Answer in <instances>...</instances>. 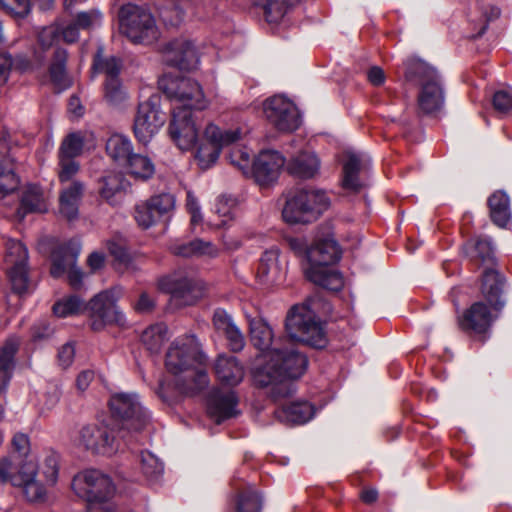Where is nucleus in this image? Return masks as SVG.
<instances>
[{"label": "nucleus", "mask_w": 512, "mask_h": 512, "mask_svg": "<svg viewBox=\"0 0 512 512\" xmlns=\"http://www.w3.org/2000/svg\"><path fill=\"white\" fill-rule=\"evenodd\" d=\"M287 337L274 338L270 325L262 318L249 320L250 339L260 352L252 370L254 382L260 387L272 386L276 397H287L294 392L291 382L305 372L308 360L299 352L296 342L313 347L325 346L321 323L308 304L293 306L286 317Z\"/></svg>", "instance_id": "nucleus-1"}, {"label": "nucleus", "mask_w": 512, "mask_h": 512, "mask_svg": "<svg viewBox=\"0 0 512 512\" xmlns=\"http://www.w3.org/2000/svg\"><path fill=\"white\" fill-rule=\"evenodd\" d=\"M207 357L194 335L175 339L170 345L165 359L167 372L172 376L169 383L160 381L157 395L168 402L175 393L194 394L208 385L206 372Z\"/></svg>", "instance_id": "nucleus-2"}, {"label": "nucleus", "mask_w": 512, "mask_h": 512, "mask_svg": "<svg viewBox=\"0 0 512 512\" xmlns=\"http://www.w3.org/2000/svg\"><path fill=\"white\" fill-rule=\"evenodd\" d=\"M503 280L501 275L493 270L487 269L482 279V294L489 305L482 301L475 302L458 319L460 328L463 331L473 333L479 336H485L499 312L504 302L501 299Z\"/></svg>", "instance_id": "nucleus-3"}, {"label": "nucleus", "mask_w": 512, "mask_h": 512, "mask_svg": "<svg viewBox=\"0 0 512 512\" xmlns=\"http://www.w3.org/2000/svg\"><path fill=\"white\" fill-rule=\"evenodd\" d=\"M340 256V248L334 239H319L306 250V263L303 265L305 277L327 290L339 291L343 287V277L331 265Z\"/></svg>", "instance_id": "nucleus-4"}, {"label": "nucleus", "mask_w": 512, "mask_h": 512, "mask_svg": "<svg viewBox=\"0 0 512 512\" xmlns=\"http://www.w3.org/2000/svg\"><path fill=\"white\" fill-rule=\"evenodd\" d=\"M405 79L418 86L416 112L436 115L444 106L445 94L438 72L426 62L411 58L405 63Z\"/></svg>", "instance_id": "nucleus-5"}, {"label": "nucleus", "mask_w": 512, "mask_h": 512, "mask_svg": "<svg viewBox=\"0 0 512 512\" xmlns=\"http://www.w3.org/2000/svg\"><path fill=\"white\" fill-rule=\"evenodd\" d=\"M74 493L86 502L87 512H102L112 509L109 502L114 495V485L109 476L96 469H87L76 474L72 480Z\"/></svg>", "instance_id": "nucleus-6"}, {"label": "nucleus", "mask_w": 512, "mask_h": 512, "mask_svg": "<svg viewBox=\"0 0 512 512\" xmlns=\"http://www.w3.org/2000/svg\"><path fill=\"white\" fill-rule=\"evenodd\" d=\"M108 404L112 417L118 421L119 437L125 443L130 442L134 433L141 431L150 420L136 393H115Z\"/></svg>", "instance_id": "nucleus-7"}, {"label": "nucleus", "mask_w": 512, "mask_h": 512, "mask_svg": "<svg viewBox=\"0 0 512 512\" xmlns=\"http://www.w3.org/2000/svg\"><path fill=\"white\" fill-rule=\"evenodd\" d=\"M120 32L133 44L150 45L159 38L155 18L148 8L133 3L121 6L119 10Z\"/></svg>", "instance_id": "nucleus-8"}, {"label": "nucleus", "mask_w": 512, "mask_h": 512, "mask_svg": "<svg viewBox=\"0 0 512 512\" xmlns=\"http://www.w3.org/2000/svg\"><path fill=\"white\" fill-rule=\"evenodd\" d=\"M330 205L325 191L314 188L296 190L290 195L282 211L283 219L291 224L309 223L318 218Z\"/></svg>", "instance_id": "nucleus-9"}, {"label": "nucleus", "mask_w": 512, "mask_h": 512, "mask_svg": "<svg viewBox=\"0 0 512 512\" xmlns=\"http://www.w3.org/2000/svg\"><path fill=\"white\" fill-rule=\"evenodd\" d=\"M166 122V114L161 110V95L150 94L138 103L133 121L136 139L143 144L149 143Z\"/></svg>", "instance_id": "nucleus-10"}, {"label": "nucleus", "mask_w": 512, "mask_h": 512, "mask_svg": "<svg viewBox=\"0 0 512 512\" xmlns=\"http://www.w3.org/2000/svg\"><path fill=\"white\" fill-rule=\"evenodd\" d=\"M121 295L120 289L112 288L101 291L88 303L91 328L94 331L102 330L106 325L126 323L124 314L119 310L117 301Z\"/></svg>", "instance_id": "nucleus-11"}, {"label": "nucleus", "mask_w": 512, "mask_h": 512, "mask_svg": "<svg viewBox=\"0 0 512 512\" xmlns=\"http://www.w3.org/2000/svg\"><path fill=\"white\" fill-rule=\"evenodd\" d=\"M159 87L175 101L173 108L188 107L190 110H202L207 106L200 85L191 78H167L159 80Z\"/></svg>", "instance_id": "nucleus-12"}, {"label": "nucleus", "mask_w": 512, "mask_h": 512, "mask_svg": "<svg viewBox=\"0 0 512 512\" xmlns=\"http://www.w3.org/2000/svg\"><path fill=\"white\" fill-rule=\"evenodd\" d=\"M5 264L11 289L18 295L29 291L30 281L28 277V251L18 240L7 239L5 241Z\"/></svg>", "instance_id": "nucleus-13"}, {"label": "nucleus", "mask_w": 512, "mask_h": 512, "mask_svg": "<svg viewBox=\"0 0 512 512\" xmlns=\"http://www.w3.org/2000/svg\"><path fill=\"white\" fill-rule=\"evenodd\" d=\"M241 135L242 132L239 128L223 131L212 123L207 125L204 131L206 143H202L198 147L195 155L200 168L208 169L215 164L222 148L238 141Z\"/></svg>", "instance_id": "nucleus-14"}, {"label": "nucleus", "mask_w": 512, "mask_h": 512, "mask_svg": "<svg viewBox=\"0 0 512 512\" xmlns=\"http://www.w3.org/2000/svg\"><path fill=\"white\" fill-rule=\"evenodd\" d=\"M33 475L34 466L30 462L16 470L10 458H0V483L21 488L27 500L41 499L44 495L43 487L34 481Z\"/></svg>", "instance_id": "nucleus-15"}, {"label": "nucleus", "mask_w": 512, "mask_h": 512, "mask_svg": "<svg viewBox=\"0 0 512 512\" xmlns=\"http://www.w3.org/2000/svg\"><path fill=\"white\" fill-rule=\"evenodd\" d=\"M266 119L277 130L291 132L300 126V114L296 105L283 95H275L263 103Z\"/></svg>", "instance_id": "nucleus-16"}, {"label": "nucleus", "mask_w": 512, "mask_h": 512, "mask_svg": "<svg viewBox=\"0 0 512 512\" xmlns=\"http://www.w3.org/2000/svg\"><path fill=\"white\" fill-rule=\"evenodd\" d=\"M168 131L170 138L180 150L192 149L199 134V127L193 111L188 107L173 108Z\"/></svg>", "instance_id": "nucleus-17"}, {"label": "nucleus", "mask_w": 512, "mask_h": 512, "mask_svg": "<svg viewBox=\"0 0 512 512\" xmlns=\"http://www.w3.org/2000/svg\"><path fill=\"white\" fill-rule=\"evenodd\" d=\"M159 288L171 295V300L177 306H187L196 303L205 291L201 280L192 277L168 276L160 279Z\"/></svg>", "instance_id": "nucleus-18"}, {"label": "nucleus", "mask_w": 512, "mask_h": 512, "mask_svg": "<svg viewBox=\"0 0 512 512\" xmlns=\"http://www.w3.org/2000/svg\"><path fill=\"white\" fill-rule=\"evenodd\" d=\"M78 445L93 453L112 455L120 449V437L105 425H86L79 431Z\"/></svg>", "instance_id": "nucleus-19"}, {"label": "nucleus", "mask_w": 512, "mask_h": 512, "mask_svg": "<svg viewBox=\"0 0 512 512\" xmlns=\"http://www.w3.org/2000/svg\"><path fill=\"white\" fill-rule=\"evenodd\" d=\"M164 58L167 64L180 70H192L199 64V54L194 43L180 38L170 41L164 48Z\"/></svg>", "instance_id": "nucleus-20"}, {"label": "nucleus", "mask_w": 512, "mask_h": 512, "mask_svg": "<svg viewBox=\"0 0 512 512\" xmlns=\"http://www.w3.org/2000/svg\"><path fill=\"white\" fill-rule=\"evenodd\" d=\"M341 162L343 187L347 190L359 191L364 186L361 173L365 172L370 166V157L362 152L347 150L343 153Z\"/></svg>", "instance_id": "nucleus-21"}, {"label": "nucleus", "mask_w": 512, "mask_h": 512, "mask_svg": "<svg viewBox=\"0 0 512 512\" xmlns=\"http://www.w3.org/2000/svg\"><path fill=\"white\" fill-rule=\"evenodd\" d=\"M287 271V261L281 256L278 248L266 250L257 269L258 280L265 285H276L284 281Z\"/></svg>", "instance_id": "nucleus-22"}, {"label": "nucleus", "mask_w": 512, "mask_h": 512, "mask_svg": "<svg viewBox=\"0 0 512 512\" xmlns=\"http://www.w3.org/2000/svg\"><path fill=\"white\" fill-rule=\"evenodd\" d=\"M207 412L216 422L221 423L239 415L238 398L232 390H213L207 399Z\"/></svg>", "instance_id": "nucleus-23"}, {"label": "nucleus", "mask_w": 512, "mask_h": 512, "mask_svg": "<svg viewBox=\"0 0 512 512\" xmlns=\"http://www.w3.org/2000/svg\"><path fill=\"white\" fill-rule=\"evenodd\" d=\"M285 158L277 151H261L253 161L252 171L255 180L260 185H267L277 180Z\"/></svg>", "instance_id": "nucleus-24"}, {"label": "nucleus", "mask_w": 512, "mask_h": 512, "mask_svg": "<svg viewBox=\"0 0 512 512\" xmlns=\"http://www.w3.org/2000/svg\"><path fill=\"white\" fill-rule=\"evenodd\" d=\"M8 136L6 131L0 134V198L13 193L19 186L13 161L6 155L9 151Z\"/></svg>", "instance_id": "nucleus-25"}, {"label": "nucleus", "mask_w": 512, "mask_h": 512, "mask_svg": "<svg viewBox=\"0 0 512 512\" xmlns=\"http://www.w3.org/2000/svg\"><path fill=\"white\" fill-rule=\"evenodd\" d=\"M213 325L218 333L225 336L231 351L239 352L244 348L245 337L225 310L217 309L214 312Z\"/></svg>", "instance_id": "nucleus-26"}, {"label": "nucleus", "mask_w": 512, "mask_h": 512, "mask_svg": "<svg viewBox=\"0 0 512 512\" xmlns=\"http://www.w3.org/2000/svg\"><path fill=\"white\" fill-rule=\"evenodd\" d=\"M84 193V184L74 180L63 186L59 195V213L68 221L78 217L79 205Z\"/></svg>", "instance_id": "nucleus-27"}, {"label": "nucleus", "mask_w": 512, "mask_h": 512, "mask_svg": "<svg viewBox=\"0 0 512 512\" xmlns=\"http://www.w3.org/2000/svg\"><path fill=\"white\" fill-rule=\"evenodd\" d=\"M59 475V455L53 451L45 454L41 464H38L37 480L44 489V495L41 499L28 500L33 503H42L46 501L48 488L56 485Z\"/></svg>", "instance_id": "nucleus-28"}, {"label": "nucleus", "mask_w": 512, "mask_h": 512, "mask_svg": "<svg viewBox=\"0 0 512 512\" xmlns=\"http://www.w3.org/2000/svg\"><path fill=\"white\" fill-rule=\"evenodd\" d=\"M11 445V455L6 458L11 459L12 463L16 466V470H20L24 464L30 462L34 466L33 479L40 485V482L37 480L38 463L36 457L31 452L29 437L24 433H16L12 438Z\"/></svg>", "instance_id": "nucleus-29"}, {"label": "nucleus", "mask_w": 512, "mask_h": 512, "mask_svg": "<svg viewBox=\"0 0 512 512\" xmlns=\"http://www.w3.org/2000/svg\"><path fill=\"white\" fill-rule=\"evenodd\" d=\"M214 370L218 380L228 386L239 384L244 377L243 366L234 356L219 355Z\"/></svg>", "instance_id": "nucleus-30"}, {"label": "nucleus", "mask_w": 512, "mask_h": 512, "mask_svg": "<svg viewBox=\"0 0 512 512\" xmlns=\"http://www.w3.org/2000/svg\"><path fill=\"white\" fill-rule=\"evenodd\" d=\"M320 161L312 152H301L287 164L288 173L300 179H311L319 172Z\"/></svg>", "instance_id": "nucleus-31"}, {"label": "nucleus", "mask_w": 512, "mask_h": 512, "mask_svg": "<svg viewBox=\"0 0 512 512\" xmlns=\"http://www.w3.org/2000/svg\"><path fill=\"white\" fill-rule=\"evenodd\" d=\"M67 58V51L65 49L58 48L54 52V56L49 67L51 82L59 92L68 89L72 85V79L66 71Z\"/></svg>", "instance_id": "nucleus-32"}, {"label": "nucleus", "mask_w": 512, "mask_h": 512, "mask_svg": "<svg viewBox=\"0 0 512 512\" xmlns=\"http://www.w3.org/2000/svg\"><path fill=\"white\" fill-rule=\"evenodd\" d=\"M315 410L308 402H295L276 412L277 418L287 424H304L314 416Z\"/></svg>", "instance_id": "nucleus-33"}, {"label": "nucleus", "mask_w": 512, "mask_h": 512, "mask_svg": "<svg viewBox=\"0 0 512 512\" xmlns=\"http://www.w3.org/2000/svg\"><path fill=\"white\" fill-rule=\"evenodd\" d=\"M173 254L182 257L208 256L216 257L219 253L218 248L211 241L195 239L188 243H175L171 246Z\"/></svg>", "instance_id": "nucleus-34"}, {"label": "nucleus", "mask_w": 512, "mask_h": 512, "mask_svg": "<svg viewBox=\"0 0 512 512\" xmlns=\"http://www.w3.org/2000/svg\"><path fill=\"white\" fill-rule=\"evenodd\" d=\"M19 341L16 338H9L0 349V391L4 390L14 370V356L18 350Z\"/></svg>", "instance_id": "nucleus-35"}, {"label": "nucleus", "mask_w": 512, "mask_h": 512, "mask_svg": "<svg viewBox=\"0 0 512 512\" xmlns=\"http://www.w3.org/2000/svg\"><path fill=\"white\" fill-rule=\"evenodd\" d=\"M490 217L494 224L504 228L511 220L510 201L503 191L493 193L488 199Z\"/></svg>", "instance_id": "nucleus-36"}, {"label": "nucleus", "mask_w": 512, "mask_h": 512, "mask_svg": "<svg viewBox=\"0 0 512 512\" xmlns=\"http://www.w3.org/2000/svg\"><path fill=\"white\" fill-rule=\"evenodd\" d=\"M133 146L127 136L114 134L106 142V152L108 156L119 164H127L130 159Z\"/></svg>", "instance_id": "nucleus-37"}, {"label": "nucleus", "mask_w": 512, "mask_h": 512, "mask_svg": "<svg viewBox=\"0 0 512 512\" xmlns=\"http://www.w3.org/2000/svg\"><path fill=\"white\" fill-rule=\"evenodd\" d=\"M122 60L115 56L104 57L102 56V49H98L97 54L93 60V70L97 74L105 76L104 81H111L120 79V72L122 70Z\"/></svg>", "instance_id": "nucleus-38"}, {"label": "nucleus", "mask_w": 512, "mask_h": 512, "mask_svg": "<svg viewBox=\"0 0 512 512\" xmlns=\"http://www.w3.org/2000/svg\"><path fill=\"white\" fill-rule=\"evenodd\" d=\"M128 173L138 180H148L155 173V165L152 160L142 154L134 153L126 164Z\"/></svg>", "instance_id": "nucleus-39"}, {"label": "nucleus", "mask_w": 512, "mask_h": 512, "mask_svg": "<svg viewBox=\"0 0 512 512\" xmlns=\"http://www.w3.org/2000/svg\"><path fill=\"white\" fill-rule=\"evenodd\" d=\"M168 339V329L165 324L151 325L141 335L143 345L151 353H158Z\"/></svg>", "instance_id": "nucleus-40"}, {"label": "nucleus", "mask_w": 512, "mask_h": 512, "mask_svg": "<svg viewBox=\"0 0 512 512\" xmlns=\"http://www.w3.org/2000/svg\"><path fill=\"white\" fill-rule=\"evenodd\" d=\"M237 512H261L262 498L254 485H247L237 495Z\"/></svg>", "instance_id": "nucleus-41"}, {"label": "nucleus", "mask_w": 512, "mask_h": 512, "mask_svg": "<svg viewBox=\"0 0 512 512\" xmlns=\"http://www.w3.org/2000/svg\"><path fill=\"white\" fill-rule=\"evenodd\" d=\"M62 260L63 259L59 257L52 259L51 275L55 278H59L66 274L71 287L78 289L82 283L83 273L76 264L67 265V263H63Z\"/></svg>", "instance_id": "nucleus-42"}, {"label": "nucleus", "mask_w": 512, "mask_h": 512, "mask_svg": "<svg viewBox=\"0 0 512 512\" xmlns=\"http://www.w3.org/2000/svg\"><path fill=\"white\" fill-rule=\"evenodd\" d=\"M103 98L112 107H120L129 99V94L121 78L103 82Z\"/></svg>", "instance_id": "nucleus-43"}, {"label": "nucleus", "mask_w": 512, "mask_h": 512, "mask_svg": "<svg viewBox=\"0 0 512 512\" xmlns=\"http://www.w3.org/2000/svg\"><path fill=\"white\" fill-rule=\"evenodd\" d=\"M123 189L124 177L119 172H108L99 180V193L108 202H112L113 198Z\"/></svg>", "instance_id": "nucleus-44"}, {"label": "nucleus", "mask_w": 512, "mask_h": 512, "mask_svg": "<svg viewBox=\"0 0 512 512\" xmlns=\"http://www.w3.org/2000/svg\"><path fill=\"white\" fill-rule=\"evenodd\" d=\"M47 210L42 191L37 186L29 187L21 199L20 211L28 212H45Z\"/></svg>", "instance_id": "nucleus-45"}, {"label": "nucleus", "mask_w": 512, "mask_h": 512, "mask_svg": "<svg viewBox=\"0 0 512 512\" xmlns=\"http://www.w3.org/2000/svg\"><path fill=\"white\" fill-rule=\"evenodd\" d=\"M236 209V201L227 196L218 198L215 204V213L219 217V221H214L212 225L216 228H224L233 220Z\"/></svg>", "instance_id": "nucleus-46"}, {"label": "nucleus", "mask_w": 512, "mask_h": 512, "mask_svg": "<svg viewBox=\"0 0 512 512\" xmlns=\"http://www.w3.org/2000/svg\"><path fill=\"white\" fill-rule=\"evenodd\" d=\"M84 138L80 132L68 134L61 143L58 157L75 159L82 152Z\"/></svg>", "instance_id": "nucleus-47"}, {"label": "nucleus", "mask_w": 512, "mask_h": 512, "mask_svg": "<svg viewBox=\"0 0 512 512\" xmlns=\"http://www.w3.org/2000/svg\"><path fill=\"white\" fill-rule=\"evenodd\" d=\"M84 307V302L78 296L70 295L53 305V313L57 317H68L80 313Z\"/></svg>", "instance_id": "nucleus-48"}, {"label": "nucleus", "mask_w": 512, "mask_h": 512, "mask_svg": "<svg viewBox=\"0 0 512 512\" xmlns=\"http://www.w3.org/2000/svg\"><path fill=\"white\" fill-rule=\"evenodd\" d=\"M297 0H261L266 18L269 22L279 21L287 12L288 8Z\"/></svg>", "instance_id": "nucleus-49"}, {"label": "nucleus", "mask_w": 512, "mask_h": 512, "mask_svg": "<svg viewBox=\"0 0 512 512\" xmlns=\"http://www.w3.org/2000/svg\"><path fill=\"white\" fill-rule=\"evenodd\" d=\"M140 463L143 474L150 480L157 479L163 473V463L148 451L141 452Z\"/></svg>", "instance_id": "nucleus-50"}, {"label": "nucleus", "mask_w": 512, "mask_h": 512, "mask_svg": "<svg viewBox=\"0 0 512 512\" xmlns=\"http://www.w3.org/2000/svg\"><path fill=\"white\" fill-rule=\"evenodd\" d=\"M134 217L138 225L144 229L151 227L159 220V217L155 214V210H153L148 201L138 204L135 207Z\"/></svg>", "instance_id": "nucleus-51"}, {"label": "nucleus", "mask_w": 512, "mask_h": 512, "mask_svg": "<svg viewBox=\"0 0 512 512\" xmlns=\"http://www.w3.org/2000/svg\"><path fill=\"white\" fill-rule=\"evenodd\" d=\"M148 202L160 219L174 208L175 199L172 194L162 193L151 197Z\"/></svg>", "instance_id": "nucleus-52"}, {"label": "nucleus", "mask_w": 512, "mask_h": 512, "mask_svg": "<svg viewBox=\"0 0 512 512\" xmlns=\"http://www.w3.org/2000/svg\"><path fill=\"white\" fill-rule=\"evenodd\" d=\"M469 245L473 247V257L480 259L483 263L493 261V247L489 238L479 237L471 240Z\"/></svg>", "instance_id": "nucleus-53"}, {"label": "nucleus", "mask_w": 512, "mask_h": 512, "mask_svg": "<svg viewBox=\"0 0 512 512\" xmlns=\"http://www.w3.org/2000/svg\"><path fill=\"white\" fill-rule=\"evenodd\" d=\"M81 251V243L77 239H71L68 241L63 247H61L58 251L53 253V257L62 258L63 263H67V265L76 264L77 257Z\"/></svg>", "instance_id": "nucleus-54"}, {"label": "nucleus", "mask_w": 512, "mask_h": 512, "mask_svg": "<svg viewBox=\"0 0 512 512\" xmlns=\"http://www.w3.org/2000/svg\"><path fill=\"white\" fill-rule=\"evenodd\" d=\"M58 178L61 184L70 182L79 171V163L72 158L58 157Z\"/></svg>", "instance_id": "nucleus-55"}, {"label": "nucleus", "mask_w": 512, "mask_h": 512, "mask_svg": "<svg viewBox=\"0 0 512 512\" xmlns=\"http://www.w3.org/2000/svg\"><path fill=\"white\" fill-rule=\"evenodd\" d=\"M1 7L14 17H25L30 12V0H0Z\"/></svg>", "instance_id": "nucleus-56"}, {"label": "nucleus", "mask_w": 512, "mask_h": 512, "mask_svg": "<svg viewBox=\"0 0 512 512\" xmlns=\"http://www.w3.org/2000/svg\"><path fill=\"white\" fill-rule=\"evenodd\" d=\"M492 104L498 113H508L512 109V91L504 89L496 91L493 95Z\"/></svg>", "instance_id": "nucleus-57"}, {"label": "nucleus", "mask_w": 512, "mask_h": 512, "mask_svg": "<svg viewBox=\"0 0 512 512\" xmlns=\"http://www.w3.org/2000/svg\"><path fill=\"white\" fill-rule=\"evenodd\" d=\"M62 390L57 383H50L42 399V411H51L59 403Z\"/></svg>", "instance_id": "nucleus-58"}, {"label": "nucleus", "mask_w": 512, "mask_h": 512, "mask_svg": "<svg viewBox=\"0 0 512 512\" xmlns=\"http://www.w3.org/2000/svg\"><path fill=\"white\" fill-rule=\"evenodd\" d=\"M60 38V30L57 26L43 28L38 34V42L43 49L50 48Z\"/></svg>", "instance_id": "nucleus-59"}, {"label": "nucleus", "mask_w": 512, "mask_h": 512, "mask_svg": "<svg viewBox=\"0 0 512 512\" xmlns=\"http://www.w3.org/2000/svg\"><path fill=\"white\" fill-rule=\"evenodd\" d=\"M101 19V14L98 11L80 12L77 14L74 22L77 24L79 29H90L94 25L98 24Z\"/></svg>", "instance_id": "nucleus-60"}, {"label": "nucleus", "mask_w": 512, "mask_h": 512, "mask_svg": "<svg viewBox=\"0 0 512 512\" xmlns=\"http://www.w3.org/2000/svg\"><path fill=\"white\" fill-rule=\"evenodd\" d=\"M13 65L14 61L9 53H0V89L8 82Z\"/></svg>", "instance_id": "nucleus-61"}, {"label": "nucleus", "mask_w": 512, "mask_h": 512, "mask_svg": "<svg viewBox=\"0 0 512 512\" xmlns=\"http://www.w3.org/2000/svg\"><path fill=\"white\" fill-rule=\"evenodd\" d=\"M60 30V37L67 43H74L79 38V27L72 21L67 24L58 26Z\"/></svg>", "instance_id": "nucleus-62"}, {"label": "nucleus", "mask_w": 512, "mask_h": 512, "mask_svg": "<svg viewBox=\"0 0 512 512\" xmlns=\"http://www.w3.org/2000/svg\"><path fill=\"white\" fill-rule=\"evenodd\" d=\"M75 356V346L73 343L68 342L64 344L58 352V360L62 367H69Z\"/></svg>", "instance_id": "nucleus-63"}, {"label": "nucleus", "mask_w": 512, "mask_h": 512, "mask_svg": "<svg viewBox=\"0 0 512 512\" xmlns=\"http://www.w3.org/2000/svg\"><path fill=\"white\" fill-rule=\"evenodd\" d=\"M53 332L50 324L46 320L38 321L32 328V335L35 339H45Z\"/></svg>", "instance_id": "nucleus-64"}]
</instances>
